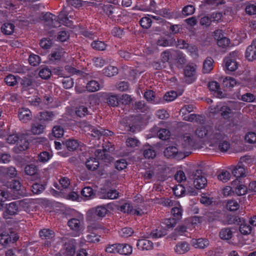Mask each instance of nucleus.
I'll list each match as a JSON object with an SVG mask.
<instances>
[{"label":"nucleus","instance_id":"f257e3e1","mask_svg":"<svg viewBox=\"0 0 256 256\" xmlns=\"http://www.w3.org/2000/svg\"><path fill=\"white\" fill-rule=\"evenodd\" d=\"M196 136L200 138L198 144H193V151H203L210 154L218 152V145H215L224 136L220 130L214 129L210 126H202L196 130Z\"/></svg>","mask_w":256,"mask_h":256},{"label":"nucleus","instance_id":"e433bc0d","mask_svg":"<svg viewBox=\"0 0 256 256\" xmlns=\"http://www.w3.org/2000/svg\"><path fill=\"white\" fill-rule=\"evenodd\" d=\"M232 232L229 228H222L220 232V237L225 240H228L232 238Z\"/></svg>","mask_w":256,"mask_h":256},{"label":"nucleus","instance_id":"393cba45","mask_svg":"<svg viewBox=\"0 0 256 256\" xmlns=\"http://www.w3.org/2000/svg\"><path fill=\"white\" fill-rule=\"evenodd\" d=\"M192 108L189 106H186L180 110L182 114L183 120L188 122H192Z\"/></svg>","mask_w":256,"mask_h":256},{"label":"nucleus","instance_id":"774afa93","mask_svg":"<svg viewBox=\"0 0 256 256\" xmlns=\"http://www.w3.org/2000/svg\"><path fill=\"white\" fill-rule=\"evenodd\" d=\"M245 140L250 144L256 142V134L253 132H248L245 136Z\"/></svg>","mask_w":256,"mask_h":256},{"label":"nucleus","instance_id":"4be33fe9","mask_svg":"<svg viewBox=\"0 0 256 256\" xmlns=\"http://www.w3.org/2000/svg\"><path fill=\"white\" fill-rule=\"evenodd\" d=\"M222 84L224 88L232 89L236 85L237 81L232 77L226 76L223 79Z\"/></svg>","mask_w":256,"mask_h":256},{"label":"nucleus","instance_id":"a18cd8bd","mask_svg":"<svg viewBox=\"0 0 256 256\" xmlns=\"http://www.w3.org/2000/svg\"><path fill=\"white\" fill-rule=\"evenodd\" d=\"M225 136H226L224 135V138L222 139L219 140L218 142V143L215 144V145H218V144L219 150L222 152H226L230 148V144L228 142H227L226 140L222 141L224 140V138Z\"/></svg>","mask_w":256,"mask_h":256},{"label":"nucleus","instance_id":"bf43d9fd","mask_svg":"<svg viewBox=\"0 0 256 256\" xmlns=\"http://www.w3.org/2000/svg\"><path fill=\"white\" fill-rule=\"evenodd\" d=\"M40 119L44 121L52 120L54 116L53 112L47 111H44L40 112Z\"/></svg>","mask_w":256,"mask_h":256},{"label":"nucleus","instance_id":"dca6fc26","mask_svg":"<svg viewBox=\"0 0 256 256\" xmlns=\"http://www.w3.org/2000/svg\"><path fill=\"white\" fill-rule=\"evenodd\" d=\"M137 247L139 250H148L153 248V243L150 240L146 239L138 240L137 244Z\"/></svg>","mask_w":256,"mask_h":256},{"label":"nucleus","instance_id":"864d4df0","mask_svg":"<svg viewBox=\"0 0 256 256\" xmlns=\"http://www.w3.org/2000/svg\"><path fill=\"white\" fill-rule=\"evenodd\" d=\"M54 136L57 138L62 137L64 134V130L62 127L60 126H54L52 128Z\"/></svg>","mask_w":256,"mask_h":256},{"label":"nucleus","instance_id":"72a5a7b5","mask_svg":"<svg viewBox=\"0 0 256 256\" xmlns=\"http://www.w3.org/2000/svg\"><path fill=\"white\" fill-rule=\"evenodd\" d=\"M86 88L88 91L94 92L100 90V86L97 81L92 80L87 83Z\"/></svg>","mask_w":256,"mask_h":256},{"label":"nucleus","instance_id":"4c0bfd02","mask_svg":"<svg viewBox=\"0 0 256 256\" xmlns=\"http://www.w3.org/2000/svg\"><path fill=\"white\" fill-rule=\"evenodd\" d=\"M76 114L78 116L82 118L90 114V112L86 106H80L76 108Z\"/></svg>","mask_w":256,"mask_h":256},{"label":"nucleus","instance_id":"423d86ee","mask_svg":"<svg viewBox=\"0 0 256 256\" xmlns=\"http://www.w3.org/2000/svg\"><path fill=\"white\" fill-rule=\"evenodd\" d=\"M210 112L214 114H220L224 119L228 118L232 115L231 109L226 106H212Z\"/></svg>","mask_w":256,"mask_h":256},{"label":"nucleus","instance_id":"6e6552de","mask_svg":"<svg viewBox=\"0 0 256 256\" xmlns=\"http://www.w3.org/2000/svg\"><path fill=\"white\" fill-rule=\"evenodd\" d=\"M237 52H230L228 56L225 58L224 62L226 68L230 72H234L238 68V64L234 59V56H236Z\"/></svg>","mask_w":256,"mask_h":256},{"label":"nucleus","instance_id":"7c9ffc66","mask_svg":"<svg viewBox=\"0 0 256 256\" xmlns=\"http://www.w3.org/2000/svg\"><path fill=\"white\" fill-rule=\"evenodd\" d=\"M45 126L39 123H36L32 126L31 132L34 134H40L44 132Z\"/></svg>","mask_w":256,"mask_h":256},{"label":"nucleus","instance_id":"c9c22d12","mask_svg":"<svg viewBox=\"0 0 256 256\" xmlns=\"http://www.w3.org/2000/svg\"><path fill=\"white\" fill-rule=\"evenodd\" d=\"M103 72L107 76H112L118 74V69L116 67L109 66L104 69Z\"/></svg>","mask_w":256,"mask_h":256},{"label":"nucleus","instance_id":"473e14b6","mask_svg":"<svg viewBox=\"0 0 256 256\" xmlns=\"http://www.w3.org/2000/svg\"><path fill=\"white\" fill-rule=\"evenodd\" d=\"M88 225L87 226L88 232H94L98 230L103 229V226L98 222H87Z\"/></svg>","mask_w":256,"mask_h":256},{"label":"nucleus","instance_id":"13d9d810","mask_svg":"<svg viewBox=\"0 0 256 256\" xmlns=\"http://www.w3.org/2000/svg\"><path fill=\"white\" fill-rule=\"evenodd\" d=\"M8 186L14 190L19 191L21 188V184L18 180H12L8 182Z\"/></svg>","mask_w":256,"mask_h":256},{"label":"nucleus","instance_id":"2f4dec72","mask_svg":"<svg viewBox=\"0 0 256 256\" xmlns=\"http://www.w3.org/2000/svg\"><path fill=\"white\" fill-rule=\"evenodd\" d=\"M118 254H129L132 252V247L128 244H120Z\"/></svg>","mask_w":256,"mask_h":256},{"label":"nucleus","instance_id":"6e6d98bb","mask_svg":"<svg viewBox=\"0 0 256 256\" xmlns=\"http://www.w3.org/2000/svg\"><path fill=\"white\" fill-rule=\"evenodd\" d=\"M106 102L110 106H116L118 104V98L116 96L110 95L106 98Z\"/></svg>","mask_w":256,"mask_h":256},{"label":"nucleus","instance_id":"5701e85b","mask_svg":"<svg viewBox=\"0 0 256 256\" xmlns=\"http://www.w3.org/2000/svg\"><path fill=\"white\" fill-rule=\"evenodd\" d=\"M14 26L12 23L6 22L1 27V31L3 34L10 35L12 34L14 30Z\"/></svg>","mask_w":256,"mask_h":256},{"label":"nucleus","instance_id":"c756f323","mask_svg":"<svg viewBox=\"0 0 256 256\" xmlns=\"http://www.w3.org/2000/svg\"><path fill=\"white\" fill-rule=\"evenodd\" d=\"M167 234L166 230L162 228H158L153 230L150 232V236L154 238H160L166 236Z\"/></svg>","mask_w":256,"mask_h":256},{"label":"nucleus","instance_id":"de8ad7c7","mask_svg":"<svg viewBox=\"0 0 256 256\" xmlns=\"http://www.w3.org/2000/svg\"><path fill=\"white\" fill-rule=\"evenodd\" d=\"M240 231L242 234L244 235H248L250 234L252 232V228L249 224L246 222H242L240 225Z\"/></svg>","mask_w":256,"mask_h":256},{"label":"nucleus","instance_id":"58836bf2","mask_svg":"<svg viewBox=\"0 0 256 256\" xmlns=\"http://www.w3.org/2000/svg\"><path fill=\"white\" fill-rule=\"evenodd\" d=\"M209 245L208 240L203 238H199L196 242H193V246L196 248H204Z\"/></svg>","mask_w":256,"mask_h":256},{"label":"nucleus","instance_id":"5fc2aeb1","mask_svg":"<svg viewBox=\"0 0 256 256\" xmlns=\"http://www.w3.org/2000/svg\"><path fill=\"white\" fill-rule=\"evenodd\" d=\"M119 234L122 237L128 238L131 236L134 233L133 230L130 228H124L118 232Z\"/></svg>","mask_w":256,"mask_h":256},{"label":"nucleus","instance_id":"79ce46f5","mask_svg":"<svg viewBox=\"0 0 256 256\" xmlns=\"http://www.w3.org/2000/svg\"><path fill=\"white\" fill-rule=\"evenodd\" d=\"M19 80H20V84L22 86V89L24 90H26L27 88H32L33 83L32 80L28 78H24L21 79L20 78L18 77Z\"/></svg>","mask_w":256,"mask_h":256},{"label":"nucleus","instance_id":"bb28decb","mask_svg":"<svg viewBox=\"0 0 256 256\" xmlns=\"http://www.w3.org/2000/svg\"><path fill=\"white\" fill-rule=\"evenodd\" d=\"M190 249L189 244L186 242L178 244L174 248L175 252L179 254H184L188 252Z\"/></svg>","mask_w":256,"mask_h":256},{"label":"nucleus","instance_id":"9b49d317","mask_svg":"<svg viewBox=\"0 0 256 256\" xmlns=\"http://www.w3.org/2000/svg\"><path fill=\"white\" fill-rule=\"evenodd\" d=\"M43 20L46 24L50 27L57 28L60 26V22L58 20V16L51 13L47 12L43 16Z\"/></svg>","mask_w":256,"mask_h":256},{"label":"nucleus","instance_id":"a878e982","mask_svg":"<svg viewBox=\"0 0 256 256\" xmlns=\"http://www.w3.org/2000/svg\"><path fill=\"white\" fill-rule=\"evenodd\" d=\"M232 172L234 176L236 178L244 177L246 176V170L242 165H238Z\"/></svg>","mask_w":256,"mask_h":256},{"label":"nucleus","instance_id":"e2e57ef3","mask_svg":"<svg viewBox=\"0 0 256 256\" xmlns=\"http://www.w3.org/2000/svg\"><path fill=\"white\" fill-rule=\"evenodd\" d=\"M230 44V40L226 37L222 36L221 38L217 40L218 46L222 48H226L228 47Z\"/></svg>","mask_w":256,"mask_h":256},{"label":"nucleus","instance_id":"a19ab883","mask_svg":"<svg viewBox=\"0 0 256 256\" xmlns=\"http://www.w3.org/2000/svg\"><path fill=\"white\" fill-rule=\"evenodd\" d=\"M91 46L95 50H104L107 46L104 42L96 40L92 42Z\"/></svg>","mask_w":256,"mask_h":256},{"label":"nucleus","instance_id":"c03bdc74","mask_svg":"<svg viewBox=\"0 0 256 256\" xmlns=\"http://www.w3.org/2000/svg\"><path fill=\"white\" fill-rule=\"evenodd\" d=\"M38 170L37 166L32 164L27 165L24 168L26 174L29 176L35 175L36 174Z\"/></svg>","mask_w":256,"mask_h":256},{"label":"nucleus","instance_id":"ea45409f","mask_svg":"<svg viewBox=\"0 0 256 256\" xmlns=\"http://www.w3.org/2000/svg\"><path fill=\"white\" fill-rule=\"evenodd\" d=\"M90 234H87L86 238L84 239L86 242L91 243H96L100 241V236L96 234L94 232H89Z\"/></svg>","mask_w":256,"mask_h":256},{"label":"nucleus","instance_id":"603ef678","mask_svg":"<svg viewBox=\"0 0 256 256\" xmlns=\"http://www.w3.org/2000/svg\"><path fill=\"white\" fill-rule=\"evenodd\" d=\"M44 186L38 183L33 184L31 187L32 191L34 194H40L42 193L44 190Z\"/></svg>","mask_w":256,"mask_h":256},{"label":"nucleus","instance_id":"052dcab7","mask_svg":"<svg viewBox=\"0 0 256 256\" xmlns=\"http://www.w3.org/2000/svg\"><path fill=\"white\" fill-rule=\"evenodd\" d=\"M140 24L143 28H148L152 24L151 18L150 17H144L140 19Z\"/></svg>","mask_w":256,"mask_h":256},{"label":"nucleus","instance_id":"69168bd1","mask_svg":"<svg viewBox=\"0 0 256 256\" xmlns=\"http://www.w3.org/2000/svg\"><path fill=\"white\" fill-rule=\"evenodd\" d=\"M172 214L176 220H180L182 216V210L180 208L174 207L172 209Z\"/></svg>","mask_w":256,"mask_h":256},{"label":"nucleus","instance_id":"f03ea898","mask_svg":"<svg viewBox=\"0 0 256 256\" xmlns=\"http://www.w3.org/2000/svg\"><path fill=\"white\" fill-rule=\"evenodd\" d=\"M67 224L74 232V236H80L84 229L83 216L78 214L74 217L70 218L68 221Z\"/></svg>","mask_w":256,"mask_h":256},{"label":"nucleus","instance_id":"412c9836","mask_svg":"<svg viewBox=\"0 0 256 256\" xmlns=\"http://www.w3.org/2000/svg\"><path fill=\"white\" fill-rule=\"evenodd\" d=\"M214 60L210 57L207 58L203 64L202 72L204 74L209 73L214 68Z\"/></svg>","mask_w":256,"mask_h":256},{"label":"nucleus","instance_id":"39448f33","mask_svg":"<svg viewBox=\"0 0 256 256\" xmlns=\"http://www.w3.org/2000/svg\"><path fill=\"white\" fill-rule=\"evenodd\" d=\"M164 156L168 158H175L180 160L185 157L184 153L179 152L178 148L175 146L167 147L164 150Z\"/></svg>","mask_w":256,"mask_h":256},{"label":"nucleus","instance_id":"4468645a","mask_svg":"<svg viewBox=\"0 0 256 256\" xmlns=\"http://www.w3.org/2000/svg\"><path fill=\"white\" fill-rule=\"evenodd\" d=\"M18 116L20 120L22 122H26L32 118L31 112L26 108H22L19 110Z\"/></svg>","mask_w":256,"mask_h":256},{"label":"nucleus","instance_id":"b1692460","mask_svg":"<svg viewBox=\"0 0 256 256\" xmlns=\"http://www.w3.org/2000/svg\"><path fill=\"white\" fill-rule=\"evenodd\" d=\"M63 144L70 151L76 150L79 146V142L75 140L69 139L63 142Z\"/></svg>","mask_w":256,"mask_h":256},{"label":"nucleus","instance_id":"1a4fd4ad","mask_svg":"<svg viewBox=\"0 0 256 256\" xmlns=\"http://www.w3.org/2000/svg\"><path fill=\"white\" fill-rule=\"evenodd\" d=\"M18 238V236L14 232H4L0 234V243L2 245H6L10 242H14Z\"/></svg>","mask_w":256,"mask_h":256},{"label":"nucleus","instance_id":"7ed1b4c3","mask_svg":"<svg viewBox=\"0 0 256 256\" xmlns=\"http://www.w3.org/2000/svg\"><path fill=\"white\" fill-rule=\"evenodd\" d=\"M208 184V180L202 172V166H198L193 171V185L198 190L204 188Z\"/></svg>","mask_w":256,"mask_h":256},{"label":"nucleus","instance_id":"3c124183","mask_svg":"<svg viewBox=\"0 0 256 256\" xmlns=\"http://www.w3.org/2000/svg\"><path fill=\"white\" fill-rule=\"evenodd\" d=\"M29 146V143L24 140V142L22 140L20 141V143L18 142V144H16V146L14 147V148L17 152H22L26 150Z\"/></svg>","mask_w":256,"mask_h":256},{"label":"nucleus","instance_id":"2eb2a0df","mask_svg":"<svg viewBox=\"0 0 256 256\" xmlns=\"http://www.w3.org/2000/svg\"><path fill=\"white\" fill-rule=\"evenodd\" d=\"M208 88L210 90L214 92V94H216L219 98L224 97L222 92L220 91V84L216 81H211L208 84Z\"/></svg>","mask_w":256,"mask_h":256},{"label":"nucleus","instance_id":"cd10ccee","mask_svg":"<svg viewBox=\"0 0 256 256\" xmlns=\"http://www.w3.org/2000/svg\"><path fill=\"white\" fill-rule=\"evenodd\" d=\"M217 177L220 181L226 182L230 180L231 174L229 172L222 170L218 172Z\"/></svg>","mask_w":256,"mask_h":256},{"label":"nucleus","instance_id":"ddd939ff","mask_svg":"<svg viewBox=\"0 0 256 256\" xmlns=\"http://www.w3.org/2000/svg\"><path fill=\"white\" fill-rule=\"evenodd\" d=\"M246 57L250 61H252L256 58V39L247 48Z\"/></svg>","mask_w":256,"mask_h":256},{"label":"nucleus","instance_id":"aec40b11","mask_svg":"<svg viewBox=\"0 0 256 256\" xmlns=\"http://www.w3.org/2000/svg\"><path fill=\"white\" fill-rule=\"evenodd\" d=\"M184 80L188 84L192 82V66L188 64L184 69Z\"/></svg>","mask_w":256,"mask_h":256},{"label":"nucleus","instance_id":"8fccbe9b","mask_svg":"<svg viewBox=\"0 0 256 256\" xmlns=\"http://www.w3.org/2000/svg\"><path fill=\"white\" fill-rule=\"evenodd\" d=\"M93 208L98 215V216L100 217V220H102L103 217L105 216L106 214L108 212L107 208L104 206H98L96 208Z\"/></svg>","mask_w":256,"mask_h":256},{"label":"nucleus","instance_id":"49530a36","mask_svg":"<svg viewBox=\"0 0 256 256\" xmlns=\"http://www.w3.org/2000/svg\"><path fill=\"white\" fill-rule=\"evenodd\" d=\"M18 77L12 74L8 75L4 78V82L8 86H14L18 83Z\"/></svg>","mask_w":256,"mask_h":256},{"label":"nucleus","instance_id":"c85d7f7f","mask_svg":"<svg viewBox=\"0 0 256 256\" xmlns=\"http://www.w3.org/2000/svg\"><path fill=\"white\" fill-rule=\"evenodd\" d=\"M86 219L87 222H98L100 220L93 208L87 212Z\"/></svg>","mask_w":256,"mask_h":256},{"label":"nucleus","instance_id":"09e8293b","mask_svg":"<svg viewBox=\"0 0 256 256\" xmlns=\"http://www.w3.org/2000/svg\"><path fill=\"white\" fill-rule=\"evenodd\" d=\"M51 155L48 152H42L38 155V160L42 162L45 163L48 162L52 158Z\"/></svg>","mask_w":256,"mask_h":256},{"label":"nucleus","instance_id":"4d7b16f0","mask_svg":"<svg viewBox=\"0 0 256 256\" xmlns=\"http://www.w3.org/2000/svg\"><path fill=\"white\" fill-rule=\"evenodd\" d=\"M28 62L31 66H36L40 63V58L36 54H30L29 56Z\"/></svg>","mask_w":256,"mask_h":256},{"label":"nucleus","instance_id":"37998d69","mask_svg":"<svg viewBox=\"0 0 256 256\" xmlns=\"http://www.w3.org/2000/svg\"><path fill=\"white\" fill-rule=\"evenodd\" d=\"M226 207L230 211H236L239 208L240 204L236 200H228L227 201Z\"/></svg>","mask_w":256,"mask_h":256},{"label":"nucleus","instance_id":"f3484780","mask_svg":"<svg viewBox=\"0 0 256 256\" xmlns=\"http://www.w3.org/2000/svg\"><path fill=\"white\" fill-rule=\"evenodd\" d=\"M68 14L66 12L62 11L58 16V20L60 24H62L66 26L71 27L72 26V22L68 20Z\"/></svg>","mask_w":256,"mask_h":256},{"label":"nucleus","instance_id":"0e129e2a","mask_svg":"<svg viewBox=\"0 0 256 256\" xmlns=\"http://www.w3.org/2000/svg\"><path fill=\"white\" fill-rule=\"evenodd\" d=\"M64 87L66 89L72 88L74 84V80L70 77H66L64 78L62 81Z\"/></svg>","mask_w":256,"mask_h":256},{"label":"nucleus","instance_id":"20e7f679","mask_svg":"<svg viewBox=\"0 0 256 256\" xmlns=\"http://www.w3.org/2000/svg\"><path fill=\"white\" fill-rule=\"evenodd\" d=\"M94 154L97 158H90L86 162V168L90 170H94L98 167L100 162L98 160V159L105 160L108 156V155L105 153L104 149H98L96 150Z\"/></svg>","mask_w":256,"mask_h":256},{"label":"nucleus","instance_id":"338daca9","mask_svg":"<svg viewBox=\"0 0 256 256\" xmlns=\"http://www.w3.org/2000/svg\"><path fill=\"white\" fill-rule=\"evenodd\" d=\"M247 192L246 186L242 184H240L235 188V192L238 196H242L245 194Z\"/></svg>","mask_w":256,"mask_h":256},{"label":"nucleus","instance_id":"680f3d73","mask_svg":"<svg viewBox=\"0 0 256 256\" xmlns=\"http://www.w3.org/2000/svg\"><path fill=\"white\" fill-rule=\"evenodd\" d=\"M50 70L47 68H42L38 73L39 76L42 79L46 80L51 75Z\"/></svg>","mask_w":256,"mask_h":256},{"label":"nucleus","instance_id":"a211bd4d","mask_svg":"<svg viewBox=\"0 0 256 256\" xmlns=\"http://www.w3.org/2000/svg\"><path fill=\"white\" fill-rule=\"evenodd\" d=\"M186 189L188 190L187 194L190 196L192 195V192L189 190L191 189L190 186L189 188H186L182 184L176 186L173 188L174 194L177 196H180L184 194L186 192Z\"/></svg>","mask_w":256,"mask_h":256},{"label":"nucleus","instance_id":"6ab92c4d","mask_svg":"<svg viewBox=\"0 0 256 256\" xmlns=\"http://www.w3.org/2000/svg\"><path fill=\"white\" fill-rule=\"evenodd\" d=\"M91 135L94 137L99 138L100 136H112L113 134L112 132L108 130H104L102 128L97 129L96 128H92L91 130Z\"/></svg>","mask_w":256,"mask_h":256},{"label":"nucleus","instance_id":"f704fd0d","mask_svg":"<svg viewBox=\"0 0 256 256\" xmlns=\"http://www.w3.org/2000/svg\"><path fill=\"white\" fill-rule=\"evenodd\" d=\"M157 132L158 137L162 140H166L170 136V132L166 128H160L158 130V128H155Z\"/></svg>","mask_w":256,"mask_h":256},{"label":"nucleus","instance_id":"f8f14e48","mask_svg":"<svg viewBox=\"0 0 256 256\" xmlns=\"http://www.w3.org/2000/svg\"><path fill=\"white\" fill-rule=\"evenodd\" d=\"M18 202H14L6 204V210L4 213L6 218H10V216L18 214Z\"/></svg>","mask_w":256,"mask_h":256},{"label":"nucleus","instance_id":"0eeeda50","mask_svg":"<svg viewBox=\"0 0 256 256\" xmlns=\"http://www.w3.org/2000/svg\"><path fill=\"white\" fill-rule=\"evenodd\" d=\"M39 235L42 239L46 240L44 243V246L47 247L51 246L52 242L54 241L55 236L54 230L48 228H44L40 231Z\"/></svg>","mask_w":256,"mask_h":256},{"label":"nucleus","instance_id":"9d476101","mask_svg":"<svg viewBox=\"0 0 256 256\" xmlns=\"http://www.w3.org/2000/svg\"><path fill=\"white\" fill-rule=\"evenodd\" d=\"M76 240L72 238L68 240L65 242L64 248L65 250L64 254L65 256H73L76 252Z\"/></svg>","mask_w":256,"mask_h":256}]
</instances>
